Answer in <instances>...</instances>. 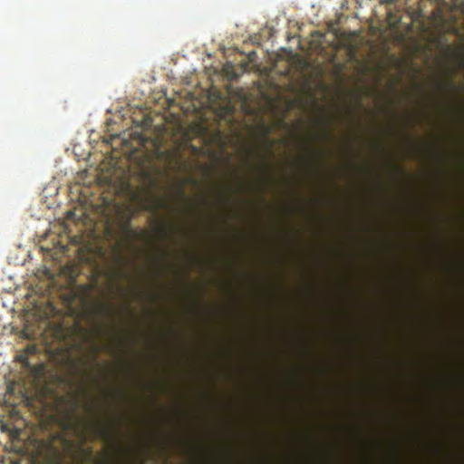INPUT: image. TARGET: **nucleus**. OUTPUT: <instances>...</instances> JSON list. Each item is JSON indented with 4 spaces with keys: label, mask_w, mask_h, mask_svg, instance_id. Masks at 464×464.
<instances>
[{
    "label": "nucleus",
    "mask_w": 464,
    "mask_h": 464,
    "mask_svg": "<svg viewBox=\"0 0 464 464\" xmlns=\"http://www.w3.org/2000/svg\"><path fill=\"white\" fill-rule=\"evenodd\" d=\"M16 360H17V362H19L22 364V366L24 368H25V369L31 368V365H30V362L28 361L26 354H18L16 356Z\"/></svg>",
    "instance_id": "1"
},
{
    "label": "nucleus",
    "mask_w": 464,
    "mask_h": 464,
    "mask_svg": "<svg viewBox=\"0 0 464 464\" xmlns=\"http://www.w3.org/2000/svg\"><path fill=\"white\" fill-rule=\"evenodd\" d=\"M96 432L99 436L101 437H106L107 436V430L104 427L102 426H98L96 427Z\"/></svg>",
    "instance_id": "2"
},
{
    "label": "nucleus",
    "mask_w": 464,
    "mask_h": 464,
    "mask_svg": "<svg viewBox=\"0 0 464 464\" xmlns=\"http://www.w3.org/2000/svg\"><path fill=\"white\" fill-rule=\"evenodd\" d=\"M34 347H27L26 351L30 353H34Z\"/></svg>",
    "instance_id": "3"
},
{
    "label": "nucleus",
    "mask_w": 464,
    "mask_h": 464,
    "mask_svg": "<svg viewBox=\"0 0 464 464\" xmlns=\"http://www.w3.org/2000/svg\"><path fill=\"white\" fill-rule=\"evenodd\" d=\"M324 136H325V138L329 139L331 135H330V133L327 131V132H325Z\"/></svg>",
    "instance_id": "4"
},
{
    "label": "nucleus",
    "mask_w": 464,
    "mask_h": 464,
    "mask_svg": "<svg viewBox=\"0 0 464 464\" xmlns=\"http://www.w3.org/2000/svg\"><path fill=\"white\" fill-rule=\"evenodd\" d=\"M71 215H72V211H69V212H68V216H71Z\"/></svg>",
    "instance_id": "5"
}]
</instances>
